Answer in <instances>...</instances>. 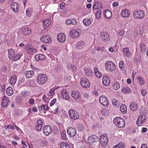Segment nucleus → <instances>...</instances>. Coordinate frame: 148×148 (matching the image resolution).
<instances>
[{"mask_svg":"<svg viewBox=\"0 0 148 148\" xmlns=\"http://www.w3.org/2000/svg\"><path fill=\"white\" fill-rule=\"evenodd\" d=\"M114 124L120 128H123L125 125V121L123 119L120 117H116L114 119Z\"/></svg>","mask_w":148,"mask_h":148,"instance_id":"obj_1","label":"nucleus"},{"mask_svg":"<svg viewBox=\"0 0 148 148\" xmlns=\"http://www.w3.org/2000/svg\"><path fill=\"white\" fill-rule=\"evenodd\" d=\"M47 76L45 74L40 73L38 74L37 77V82L40 84H44L47 80Z\"/></svg>","mask_w":148,"mask_h":148,"instance_id":"obj_2","label":"nucleus"},{"mask_svg":"<svg viewBox=\"0 0 148 148\" xmlns=\"http://www.w3.org/2000/svg\"><path fill=\"white\" fill-rule=\"evenodd\" d=\"M108 140L107 134H104L101 135L99 140L101 146L103 147H106L108 143Z\"/></svg>","mask_w":148,"mask_h":148,"instance_id":"obj_3","label":"nucleus"},{"mask_svg":"<svg viewBox=\"0 0 148 148\" xmlns=\"http://www.w3.org/2000/svg\"><path fill=\"white\" fill-rule=\"evenodd\" d=\"M68 113L70 118L72 119L76 120L79 118V114L73 109L70 110L68 111Z\"/></svg>","mask_w":148,"mask_h":148,"instance_id":"obj_4","label":"nucleus"},{"mask_svg":"<svg viewBox=\"0 0 148 148\" xmlns=\"http://www.w3.org/2000/svg\"><path fill=\"white\" fill-rule=\"evenodd\" d=\"M106 69L108 71H112L115 69L116 66L115 64L112 61H108L105 64Z\"/></svg>","mask_w":148,"mask_h":148,"instance_id":"obj_5","label":"nucleus"},{"mask_svg":"<svg viewBox=\"0 0 148 148\" xmlns=\"http://www.w3.org/2000/svg\"><path fill=\"white\" fill-rule=\"evenodd\" d=\"M133 16L136 19H141L144 17L145 14L143 11L139 10L134 11L133 13Z\"/></svg>","mask_w":148,"mask_h":148,"instance_id":"obj_6","label":"nucleus"},{"mask_svg":"<svg viewBox=\"0 0 148 148\" xmlns=\"http://www.w3.org/2000/svg\"><path fill=\"white\" fill-rule=\"evenodd\" d=\"M80 84L84 88H88L90 86L88 80L85 77H82L81 79Z\"/></svg>","mask_w":148,"mask_h":148,"instance_id":"obj_7","label":"nucleus"},{"mask_svg":"<svg viewBox=\"0 0 148 148\" xmlns=\"http://www.w3.org/2000/svg\"><path fill=\"white\" fill-rule=\"evenodd\" d=\"M146 119V117L144 115L140 114L137 119L136 123L138 125L140 126L144 123Z\"/></svg>","mask_w":148,"mask_h":148,"instance_id":"obj_8","label":"nucleus"},{"mask_svg":"<svg viewBox=\"0 0 148 148\" xmlns=\"http://www.w3.org/2000/svg\"><path fill=\"white\" fill-rule=\"evenodd\" d=\"M100 36L101 40L103 41H108L110 39L109 34L107 32H101Z\"/></svg>","mask_w":148,"mask_h":148,"instance_id":"obj_9","label":"nucleus"},{"mask_svg":"<svg viewBox=\"0 0 148 148\" xmlns=\"http://www.w3.org/2000/svg\"><path fill=\"white\" fill-rule=\"evenodd\" d=\"M26 50L27 53L29 54H33L36 52L37 50L33 47L32 45H28L26 47Z\"/></svg>","mask_w":148,"mask_h":148,"instance_id":"obj_10","label":"nucleus"},{"mask_svg":"<svg viewBox=\"0 0 148 148\" xmlns=\"http://www.w3.org/2000/svg\"><path fill=\"white\" fill-rule=\"evenodd\" d=\"M57 39L59 42L62 43L65 41L66 39V36L63 33H60L57 35Z\"/></svg>","mask_w":148,"mask_h":148,"instance_id":"obj_11","label":"nucleus"},{"mask_svg":"<svg viewBox=\"0 0 148 148\" xmlns=\"http://www.w3.org/2000/svg\"><path fill=\"white\" fill-rule=\"evenodd\" d=\"M99 101L101 104L105 106H107L108 103L107 99L105 96H102L100 97Z\"/></svg>","mask_w":148,"mask_h":148,"instance_id":"obj_12","label":"nucleus"},{"mask_svg":"<svg viewBox=\"0 0 148 148\" xmlns=\"http://www.w3.org/2000/svg\"><path fill=\"white\" fill-rule=\"evenodd\" d=\"M70 36L73 38H77L79 36V33L76 29H73L70 32Z\"/></svg>","mask_w":148,"mask_h":148,"instance_id":"obj_13","label":"nucleus"},{"mask_svg":"<svg viewBox=\"0 0 148 148\" xmlns=\"http://www.w3.org/2000/svg\"><path fill=\"white\" fill-rule=\"evenodd\" d=\"M67 132L71 137H74L76 134V132L75 129L73 127L69 128L67 130Z\"/></svg>","mask_w":148,"mask_h":148,"instance_id":"obj_14","label":"nucleus"},{"mask_svg":"<svg viewBox=\"0 0 148 148\" xmlns=\"http://www.w3.org/2000/svg\"><path fill=\"white\" fill-rule=\"evenodd\" d=\"M102 3L100 2H96L93 5V10H96L99 9H102Z\"/></svg>","mask_w":148,"mask_h":148,"instance_id":"obj_15","label":"nucleus"},{"mask_svg":"<svg viewBox=\"0 0 148 148\" xmlns=\"http://www.w3.org/2000/svg\"><path fill=\"white\" fill-rule=\"evenodd\" d=\"M98 140V137L95 135L89 136L88 139V141L90 144L96 142Z\"/></svg>","mask_w":148,"mask_h":148,"instance_id":"obj_16","label":"nucleus"},{"mask_svg":"<svg viewBox=\"0 0 148 148\" xmlns=\"http://www.w3.org/2000/svg\"><path fill=\"white\" fill-rule=\"evenodd\" d=\"M44 134L46 135H48L51 132V129L49 125L45 126L43 129Z\"/></svg>","mask_w":148,"mask_h":148,"instance_id":"obj_17","label":"nucleus"},{"mask_svg":"<svg viewBox=\"0 0 148 148\" xmlns=\"http://www.w3.org/2000/svg\"><path fill=\"white\" fill-rule=\"evenodd\" d=\"M93 21V19L92 18H85L83 20V22L84 25L86 26H90Z\"/></svg>","mask_w":148,"mask_h":148,"instance_id":"obj_18","label":"nucleus"},{"mask_svg":"<svg viewBox=\"0 0 148 148\" xmlns=\"http://www.w3.org/2000/svg\"><path fill=\"white\" fill-rule=\"evenodd\" d=\"M41 41L46 43H50L52 40L51 38L46 35L42 36L40 38Z\"/></svg>","mask_w":148,"mask_h":148,"instance_id":"obj_19","label":"nucleus"},{"mask_svg":"<svg viewBox=\"0 0 148 148\" xmlns=\"http://www.w3.org/2000/svg\"><path fill=\"white\" fill-rule=\"evenodd\" d=\"M8 102H9V100L8 97H7L6 96H4L2 101V106L4 107H7L8 106Z\"/></svg>","mask_w":148,"mask_h":148,"instance_id":"obj_20","label":"nucleus"},{"mask_svg":"<svg viewBox=\"0 0 148 148\" xmlns=\"http://www.w3.org/2000/svg\"><path fill=\"white\" fill-rule=\"evenodd\" d=\"M103 84V85L108 86L109 85L110 83V79L107 76L103 77L102 78Z\"/></svg>","mask_w":148,"mask_h":148,"instance_id":"obj_21","label":"nucleus"},{"mask_svg":"<svg viewBox=\"0 0 148 148\" xmlns=\"http://www.w3.org/2000/svg\"><path fill=\"white\" fill-rule=\"evenodd\" d=\"M103 16L104 17L107 19H110L112 16V13L109 10H106L103 12Z\"/></svg>","mask_w":148,"mask_h":148,"instance_id":"obj_22","label":"nucleus"},{"mask_svg":"<svg viewBox=\"0 0 148 148\" xmlns=\"http://www.w3.org/2000/svg\"><path fill=\"white\" fill-rule=\"evenodd\" d=\"M11 8L13 12L17 13L18 10L19 6L17 3L14 2L12 3L11 5Z\"/></svg>","mask_w":148,"mask_h":148,"instance_id":"obj_23","label":"nucleus"},{"mask_svg":"<svg viewBox=\"0 0 148 148\" xmlns=\"http://www.w3.org/2000/svg\"><path fill=\"white\" fill-rule=\"evenodd\" d=\"M121 15L122 16L123 18L128 17L130 15L129 11L126 9L122 10L121 12Z\"/></svg>","mask_w":148,"mask_h":148,"instance_id":"obj_24","label":"nucleus"},{"mask_svg":"<svg viewBox=\"0 0 148 148\" xmlns=\"http://www.w3.org/2000/svg\"><path fill=\"white\" fill-rule=\"evenodd\" d=\"M61 94L63 98L69 100V96L68 93V92L65 89H63L61 91Z\"/></svg>","mask_w":148,"mask_h":148,"instance_id":"obj_25","label":"nucleus"},{"mask_svg":"<svg viewBox=\"0 0 148 148\" xmlns=\"http://www.w3.org/2000/svg\"><path fill=\"white\" fill-rule=\"evenodd\" d=\"M80 92L77 91H74L72 92L71 96L74 99H77L80 97Z\"/></svg>","mask_w":148,"mask_h":148,"instance_id":"obj_26","label":"nucleus"},{"mask_svg":"<svg viewBox=\"0 0 148 148\" xmlns=\"http://www.w3.org/2000/svg\"><path fill=\"white\" fill-rule=\"evenodd\" d=\"M84 72L87 76L92 77L93 73L92 70L90 68H85L84 69Z\"/></svg>","mask_w":148,"mask_h":148,"instance_id":"obj_27","label":"nucleus"},{"mask_svg":"<svg viewBox=\"0 0 148 148\" xmlns=\"http://www.w3.org/2000/svg\"><path fill=\"white\" fill-rule=\"evenodd\" d=\"M35 59L36 61L40 60H44L46 59L45 56L43 54H37L35 56Z\"/></svg>","mask_w":148,"mask_h":148,"instance_id":"obj_28","label":"nucleus"},{"mask_svg":"<svg viewBox=\"0 0 148 148\" xmlns=\"http://www.w3.org/2000/svg\"><path fill=\"white\" fill-rule=\"evenodd\" d=\"M49 108L48 106L46 105H42L38 108L39 111L43 110L44 111V113H45L46 111L49 110Z\"/></svg>","mask_w":148,"mask_h":148,"instance_id":"obj_29","label":"nucleus"},{"mask_svg":"<svg viewBox=\"0 0 148 148\" xmlns=\"http://www.w3.org/2000/svg\"><path fill=\"white\" fill-rule=\"evenodd\" d=\"M138 106L136 103L134 102H132L130 105V109L132 111H136L138 109Z\"/></svg>","mask_w":148,"mask_h":148,"instance_id":"obj_30","label":"nucleus"},{"mask_svg":"<svg viewBox=\"0 0 148 148\" xmlns=\"http://www.w3.org/2000/svg\"><path fill=\"white\" fill-rule=\"evenodd\" d=\"M121 86L120 83L117 82H116L113 83L112 88L113 90H117L119 89Z\"/></svg>","mask_w":148,"mask_h":148,"instance_id":"obj_31","label":"nucleus"},{"mask_svg":"<svg viewBox=\"0 0 148 148\" xmlns=\"http://www.w3.org/2000/svg\"><path fill=\"white\" fill-rule=\"evenodd\" d=\"M31 32V29L29 28H25L23 29L22 31V34L25 35H29Z\"/></svg>","mask_w":148,"mask_h":148,"instance_id":"obj_32","label":"nucleus"},{"mask_svg":"<svg viewBox=\"0 0 148 148\" xmlns=\"http://www.w3.org/2000/svg\"><path fill=\"white\" fill-rule=\"evenodd\" d=\"M76 47L79 49H81L83 47L85 46V42L83 41H80L76 45Z\"/></svg>","mask_w":148,"mask_h":148,"instance_id":"obj_33","label":"nucleus"},{"mask_svg":"<svg viewBox=\"0 0 148 148\" xmlns=\"http://www.w3.org/2000/svg\"><path fill=\"white\" fill-rule=\"evenodd\" d=\"M34 72L33 71H26L25 73L26 77L30 78L32 77L34 75Z\"/></svg>","mask_w":148,"mask_h":148,"instance_id":"obj_34","label":"nucleus"},{"mask_svg":"<svg viewBox=\"0 0 148 148\" xmlns=\"http://www.w3.org/2000/svg\"><path fill=\"white\" fill-rule=\"evenodd\" d=\"M51 19L49 18L45 20L43 22V25L44 27H48L51 23Z\"/></svg>","mask_w":148,"mask_h":148,"instance_id":"obj_35","label":"nucleus"},{"mask_svg":"<svg viewBox=\"0 0 148 148\" xmlns=\"http://www.w3.org/2000/svg\"><path fill=\"white\" fill-rule=\"evenodd\" d=\"M120 110L122 113H126L127 108L125 104H122L121 106Z\"/></svg>","mask_w":148,"mask_h":148,"instance_id":"obj_36","label":"nucleus"},{"mask_svg":"<svg viewBox=\"0 0 148 148\" xmlns=\"http://www.w3.org/2000/svg\"><path fill=\"white\" fill-rule=\"evenodd\" d=\"M123 51L124 54L127 56H129L131 54L128 48H124L123 49Z\"/></svg>","mask_w":148,"mask_h":148,"instance_id":"obj_37","label":"nucleus"},{"mask_svg":"<svg viewBox=\"0 0 148 148\" xmlns=\"http://www.w3.org/2000/svg\"><path fill=\"white\" fill-rule=\"evenodd\" d=\"M23 55L22 53H20L16 55L14 57L13 60V61H14L20 59L21 57Z\"/></svg>","mask_w":148,"mask_h":148,"instance_id":"obj_38","label":"nucleus"},{"mask_svg":"<svg viewBox=\"0 0 148 148\" xmlns=\"http://www.w3.org/2000/svg\"><path fill=\"white\" fill-rule=\"evenodd\" d=\"M16 77L15 75L12 76L10 79V83L11 84H13L16 83Z\"/></svg>","mask_w":148,"mask_h":148,"instance_id":"obj_39","label":"nucleus"},{"mask_svg":"<svg viewBox=\"0 0 148 148\" xmlns=\"http://www.w3.org/2000/svg\"><path fill=\"white\" fill-rule=\"evenodd\" d=\"M101 112L103 115H108L109 113L108 110L105 108H101Z\"/></svg>","mask_w":148,"mask_h":148,"instance_id":"obj_40","label":"nucleus"},{"mask_svg":"<svg viewBox=\"0 0 148 148\" xmlns=\"http://www.w3.org/2000/svg\"><path fill=\"white\" fill-rule=\"evenodd\" d=\"M60 145L61 148H70L68 144L66 143L62 142Z\"/></svg>","mask_w":148,"mask_h":148,"instance_id":"obj_41","label":"nucleus"},{"mask_svg":"<svg viewBox=\"0 0 148 148\" xmlns=\"http://www.w3.org/2000/svg\"><path fill=\"white\" fill-rule=\"evenodd\" d=\"M137 81L139 84L141 85H143L145 83V81L143 77H138L137 78Z\"/></svg>","mask_w":148,"mask_h":148,"instance_id":"obj_42","label":"nucleus"},{"mask_svg":"<svg viewBox=\"0 0 148 148\" xmlns=\"http://www.w3.org/2000/svg\"><path fill=\"white\" fill-rule=\"evenodd\" d=\"M112 102L113 105L116 106L117 107H119L120 105L119 102L117 100L115 99H113L112 101Z\"/></svg>","mask_w":148,"mask_h":148,"instance_id":"obj_43","label":"nucleus"},{"mask_svg":"<svg viewBox=\"0 0 148 148\" xmlns=\"http://www.w3.org/2000/svg\"><path fill=\"white\" fill-rule=\"evenodd\" d=\"M119 67L121 70H123L125 68V64L123 61H121L119 63Z\"/></svg>","mask_w":148,"mask_h":148,"instance_id":"obj_44","label":"nucleus"},{"mask_svg":"<svg viewBox=\"0 0 148 148\" xmlns=\"http://www.w3.org/2000/svg\"><path fill=\"white\" fill-rule=\"evenodd\" d=\"M125 145L124 143H120L114 146L113 148H124Z\"/></svg>","mask_w":148,"mask_h":148,"instance_id":"obj_45","label":"nucleus"},{"mask_svg":"<svg viewBox=\"0 0 148 148\" xmlns=\"http://www.w3.org/2000/svg\"><path fill=\"white\" fill-rule=\"evenodd\" d=\"M101 11L99 10L95 14V17L97 19H99L101 17Z\"/></svg>","mask_w":148,"mask_h":148,"instance_id":"obj_46","label":"nucleus"},{"mask_svg":"<svg viewBox=\"0 0 148 148\" xmlns=\"http://www.w3.org/2000/svg\"><path fill=\"white\" fill-rule=\"evenodd\" d=\"M121 91L124 93H128L130 92V89L129 87H124L123 88Z\"/></svg>","mask_w":148,"mask_h":148,"instance_id":"obj_47","label":"nucleus"},{"mask_svg":"<svg viewBox=\"0 0 148 148\" xmlns=\"http://www.w3.org/2000/svg\"><path fill=\"white\" fill-rule=\"evenodd\" d=\"M54 94V90L53 89H51L49 92L47 93V95L48 97H52V96Z\"/></svg>","mask_w":148,"mask_h":148,"instance_id":"obj_48","label":"nucleus"},{"mask_svg":"<svg viewBox=\"0 0 148 148\" xmlns=\"http://www.w3.org/2000/svg\"><path fill=\"white\" fill-rule=\"evenodd\" d=\"M125 31L123 29H120L119 31V35L120 37H122L125 34Z\"/></svg>","mask_w":148,"mask_h":148,"instance_id":"obj_49","label":"nucleus"},{"mask_svg":"<svg viewBox=\"0 0 148 148\" xmlns=\"http://www.w3.org/2000/svg\"><path fill=\"white\" fill-rule=\"evenodd\" d=\"M14 51L12 49H10V59H12L14 55Z\"/></svg>","mask_w":148,"mask_h":148,"instance_id":"obj_50","label":"nucleus"},{"mask_svg":"<svg viewBox=\"0 0 148 148\" xmlns=\"http://www.w3.org/2000/svg\"><path fill=\"white\" fill-rule=\"evenodd\" d=\"M28 102L30 105H31L32 106H33L35 103V100L34 99L32 98H31L29 99L28 101Z\"/></svg>","mask_w":148,"mask_h":148,"instance_id":"obj_51","label":"nucleus"},{"mask_svg":"<svg viewBox=\"0 0 148 148\" xmlns=\"http://www.w3.org/2000/svg\"><path fill=\"white\" fill-rule=\"evenodd\" d=\"M16 101L18 103H21L22 102V98L20 96H18L16 98Z\"/></svg>","mask_w":148,"mask_h":148,"instance_id":"obj_52","label":"nucleus"},{"mask_svg":"<svg viewBox=\"0 0 148 148\" xmlns=\"http://www.w3.org/2000/svg\"><path fill=\"white\" fill-rule=\"evenodd\" d=\"M77 129L79 131H82L84 129L83 125L81 124H79L77 126Z\"/></svg>","mask_w":148,"mask_h":148,"instance_id":"obj_53","label":"nucleus"},{"mask_svg":"<svg viewBox=\"0 0 148 148\" xmlns=\"http://www.w3.org/2000/svg\"><path fill=\"white\" fill-rule=\"evenodd\" d=\"M62 138V139L66 140L67 139L65 133L63 132L61 134Z\"/></svg>","mask_w":148,"mask_h":148,"instance_id":"obj_54","label":"nucleus"},{"mask_svg":"<svg viewBox=\"0 0 148 148\" xmlns=\"http://www.w3.org/2000/svg\"><path fill=\"white\" fill-rule=\"evenodd\" d=\"M5 86L4 85L3 86L0 84V92L1 91L2 92H4L5 91Z\"/></svg>","mask_w":148,"mask_h":148,"instance_id":"obj_55","label":"nucleus"},{"mask_svg":"<svg viewBox=\"0 0 148 148\" xmlns=\"http://www.w3.org/2000/svg\"><path fill=\"white\" fill-rule=\"evenodd\" d=\"M141 92L143 95L144 96H145L147 93V90L144 89H141Z\"/></svg>","mask_w":148,"mask_h":148,"instance_id":"obj_56","label":"nucleus"},{"mask_svg":"<svg viewBox=\"0 0 148 148\" xmlns=\"http://www.w3.org/2000/svg\"><path fill=\"white\" fill-rule=\"evenodd\" d=\"M56 99L54 98L51 101L50 104V106H52L54 105V104L55 103L56 101Z\"/></svg>","mask_w":148,"mask_h":148,"instance_id":"obj_57","label":"nucleus"},{"mask_svg":"<svg viewBox=\"0 0 148 148\" xmlns=\"http://www.w3.org/2000/svg\"><path fill=\"white\" fill-rule=\"evenodd\" d=\"M42 99L45 102H48L49 100V99L46 97L45 95H43L42 97Z\"/></svg>","mask_w":148,"mask_h":148,"instance_id":"obj_58","label":"nucleus"},{"mask_svg":"<svg viewBox=\"0 0 148 148\" xmlns=\"http://www.w3.org/2000/svg\"><path fill=\"white\" fill-rule=\"evenodd\" d=\"M71 24L73 25H75L77 23V21L76 19H71Z\"/></svg>","mask_w":148,"mask_h":148,"instance_id":"obj_59","label":"nucleus"},{"mask_svg":"<svg viewBox=\"0 0 148 148\" xmlns=\"http://www.w3.org/2000/svg\"><path fill=\"white\" fill-rule=\"evenodd\" d=\"M37 125H42V124L43 123V122L42 121L41 119L38 120L37 122Z\"/></svg>","mask_w":148,"mask_h":148,"instance_id":"obj_60","label":"nucleus"},{"mask_svg":"<svg viewBox=\"0 0 148 148\" xmlns=\"http://www.w3.org/2000/svg\"><path fill=\"white\" fill-rule=\"evenodd\" d=\"M31 13L29 8H28L26 10V14L27 16H31Z\"/></svg>","mask_w":148,"mask_h":148,"instance_id":"obj_61","label":"nucleus"},{"mask_svg":"<svg viewBox=\"0 0 148 148\" xmlns=\"http://www.w3.org/2000/svg\"><path fill=\"white\" fill-rule=\"evenodd\" d=\"M95 74L96 76L98 78H99L101 76V74L99 72L97 73H95Z\"/></svg>","mask_w":148,"mask_h":148,"instance_id":"obj_62","label":"nucleus"},{"mask_svg":"<svg viewBox=\"0 0 148 148\" xmlns=\"http://www.w3.org/2000/svg\"><path fill=\"white\" fill-rule=\"evenodd\" d=\"M42 125H37L36 127V129L38 131H40L41 130Z\"/></svg>","mask_w":148,"mask_h":148,"instance_id":"obj_63","label":"nucleus"},{"mask_svg":"<svg viewBox=\"0 0 148 148\" xmlns=\"http://www.w3.org/2000/svg\"><path fill=\"white\" fill-rule=\"evenodd\" d=\"M141 148H148L147 145L146 144H143L141 146Z\"/></svg>","mask_w":148,"mask_h":148,"instance_id":"obj_64","label":"nucleus"}]
</instances>
